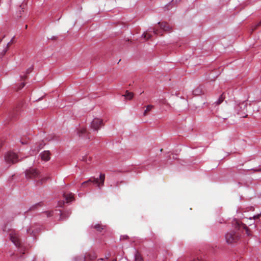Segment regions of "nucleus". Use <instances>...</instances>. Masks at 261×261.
<instances>
[{
  "label": "nucleus",
  "mask_w": 261,
  "mask_h": 261,
  "mask_svg": "<svg viewBox=\"0 0 261 261\" xmlns=\"http://www.w3.org/2000/svg\"><path fill=\"white\" fill-rule=\"evenodd\" d=\"M39 176L38 171L35 169L30 168L25 171V176L28 179H35Z\"/></svg>",
  "instance_id": "obj_6"
},
{
  "label": "nucleus",
  "mask_w": 261,
  "mask_h": 261,
  "mask_svg": "<svg viewBox=\"0 0 261 261\" xmlns=\"http://www.w3.org/2000/svg\"><path fill=\"white\" fill-rule=\"evenodd\" d=\"M233 225L235 227L234 230H230L227 232L225 236V241L227 244H231L237 243L240 239V230L243 228L248 236L249 235V229L244 224H240L236 221Z\"/></svg>",
  "instance_id": "obj_1"
},
{
  "label": "nucleus",
  "mask_w": 261,
  "mask_h": 261,
  "mask_svg": "<svg viewBox=\"0 0 261 261\" xmlns=\"http://www.w3.org/2000/svg\"><path fill=\"white\" fill-rule=\"evenodd\" d=\"M104 227H105L104 226H102L98 224L94 225V227L99 231H101V230L103 229Z\"/></svg>",
  "instance_id": "obj_19"
},
{
  "label": "nucleus",
  "mask_w": 261,
  "mask_h": 261,
  "mask_svg": "<svg viewBox=\"0 0 261 261\" xmlns=\"http://www.w3.org/2000/svg\"><path fill=\"white\" fill-rule=\"evenodd\" d=\"M45 214L47 215V217H50L53 215V212H46Z\"/></svg>",
  "instance_id": "obj_26"
},
{
  "label": "nucleus",
  "mask_w": 261,
  "mask_h": 261,
  "mask_svg": "<svg viewBox=\"0 0 261 261\" xmlns=\"http://www.w3.org/2000/svg\"><path fill=\"white\" fill-rule=\"evenodd\" d=\"M161 28L164 31H170L171 30V27L166 22H159Z\"/></svg>",
  "instance_id": "obj_10"
},
{
  "label": "nucleus",
  "mask_w": 261,
  "mask_h": 261,
  "mask_svg": "<svg viewBox=\"0 0 261 261\" xmlns=\"http://www.w3.org/2000/svg\"><path fill=\"white\" fill-rule=\"evenodd\" d=\"M152 30H153V33L154 34H155V35H158V34H160V32L157 29H153Z\"/></svg>",
  "instance_id": "obj_24"
},
{
  "label": "nucleus",
  "mask_w": 261,
  "mask_h": 261,
  "mask_svg": "<svg viewBox=\"0 0 261 261\" xmlns=\"http://www.w3.org/2000/svg\"><path fill=\"white\" fill-rule=\"evenodd\" d=\"M123 239H127L128 237L127 236H123Z\"/></svg>",
  "instance_id": "obj_31"
},
{
  "label": "nucleus",
  "mask_w": 261,
  "mask_h": 261,
  "mask_svg": "<svg viewBox=\"0 0 261 261\" xmlns=\"http://www.w3.org/2000/svg\"><path fill=\"white\" fill-rule=\"evenodd\" d=\"M142 36L144 38H145L146 40H148L149 39V38H150L151 37V35H150L148 32H144L143 35H142Z\"/></svg>",
  "instance_id": "obj_20"
},
{
  "label": "nucleus",
  "mask_w": 261,
  "mask_h": 261,
  "mask_svg": "<svg viewBox=\"0 0 261 261\" xmlns=\"http://www.w3.org/2000/svg\"><path fill=\"white\" fill-rule=\"evenodd\" d=\"M261 25V20L259 21V22L258 23V25Z\"/></svg>",
  "instance_id": "obj_33"
},
{
  "label": "nucleus",
  "mask_w": 261,
  "mask_h": 261,
  "mask_svg": "<svg viewBox=\"0 0 261 261\" xmlns=\"http://www.w3.org/2000/svg\"><path fill=\"white\" fill-rule=\"evenodd\" d=\"M82 160L84 161H85L86 163H87V164H89L91 161V157L85 156V157H83Z\"/></svg>",
  "instance_id": "obj_21"
},
{
  "label": "nucleus",
  "mask_w": 261,
  "mask_h": 261,
  "mask_svg": "<svg viewBox=\"0 0 261 261\" xmlns=\"http://www.w3.org/2000/svg\"><path fill=\"white\" fill-rule=\"evenodd\" d=\"M224 97L223 96V94H221L219 97V99L216 101L217 105H219L221 104L224 100Z\"/></svg>",
  "instance_id": "obj_18"
},
{
  "label": "nucleus",
  "mask_w": 261,
  "mask_h": 261,
  "mask_svg": "<svg viewBox=\"0 0 261 261\" xmlns=\"http://www.w3.org/2000/svg\"><path fill=\"white\" fill-rule=\"evenodd\" d=\"M63 196L67 202H70L73 200V195L71 193H64Z\"/></svg>",
  "instance_id": "obj_11"
},
{
  "label": "nucleus",
  "mask_w": 261,
  "mask_h": 261,
  "mask_svg": "<svg viewBox=\"0 0 261 261\" xmlns=\"http://www.w3.org/2000/svg\"><path fill=\"white\" fill-rule=\"evenodd\" d=\"M60 214H61V218L62 219H64V218H63V215H64V214H62L61 212H60Z\"/></svg>",
  "instance_id": "obj_29"
},
{
  "label": "nucleus",
  "mask_w": 261,
  "mask_h": 261,
  "mask_svg": "<svg viewBox=\"0 0 261 261\" xmlns=\"http://www.w3.org/2000/svg\"><path fill=\"white\" fill-rule=\"evenodd\" d=\"M109 255H108L107 256H106V259H107L109 258Z\"/></svg>",
  "instance_id": "obj_34"
},
{
  "label": "nucleus",
  "mask_w": 261,
  "mask_h": 261,
  "mask_svg": "<svg viewBox=\"0 0 261 261\" xmlns=\"http://www.w3.org/2000/svg\"><path fill=\"white\" fill-rule=\"evenodd\" d=\"M105 180V174L100 173L99 175V178L91 177L89 180L83 182L82 184V186L87 184L89 182H92L96 184L97 187L100 189L101 187L104 185V182Z\"/></svg>",
  "instance_id": "obj_3"
},
{
  "label": "nucleus",
  "mask_w": 261,
  "mask_h": 261,
  "mask_svg": "<svg viewBox=\"0 0 261 261\" xmlns=\"http://www.w3.org/2000/svg\"><path fill=\"white\" fill-rule=\"evenodd\" d=\"M247 108V103L245 102H243L241 103H238L235 106V109L236 110V111H237V113L241 115L242 117H246V115H243V114H242L241 112L240 111V109H242L243 111H244Z\"/></svg>",
  "instance_id": "obj_7"
},
{
  "label": "nucleus",
  "mask_w": 261,
  "mask_h": 261,
  "mask_svg": "<svg viewBox=\"0 0 261 261\" xmlns=\"http://www.w3.org/2000/svg\"><path fill=\"white\" fill-rule=\"evenodd\" d=\"M105 258H99L97 260V261H105Z\"/></svg>",
  "instance_id": "obj_28"
},
{
  "label": "nucleus",
  "mask_w": 261,
  "mask_h": 261,
  "mask_svg": "<svg viewBox=\"0 0 261 261\" xmlns=\"http://www.w3.org/2000/svg\"><path fill=\"white\" fill-rule=\"evenodd\" d=\"M11 42H12V40H11V41L10 42H9L6 45V46L5 47V48L3 50L2 52L1 53V55H0L1 57H3L4 55H5L7 51V50H8V49L9 48V44Z\"/></svg>",
  "instance_id": "obj_14"
},
{
  "label": "nucleus",
  "mask_w": 261,
  "mask_h": 261,
  "mask_svg": "<svg viewBox=\"0 0 261 261\" xmlns=\"http://www.w3.org/2000/svg\"><path fill=\"white\" fill-rule=\"evenodd\" d=\"M3 230H4V231H8V230H7V227H6V226H5V227L4 228Z\"/></svg>",
  "instance_id": "obj_30"
},
{
  "label": "nucleus",
  "mask_w": 261,
  "mask_h": 261,
  "mask_svg": "<svg viewBox=\"0 0 261 261\" xmlns=\"http://www.w3.org/2000/svg\"><path fill=\"white\" fill-rule=\"evenodd\" d=\"M78 135L80 137L82 136H86L87 139H90V137L89 136L88 134L87 133V129L85 127H81L80 128L77 132Z\"/></svg>",
  "instance_id": "obj_8"
},
{
  "label": "nucleus",
  "mask_w": 261,
  "mask_h": 261,
  "mask_svg": "<svg viewBox=\"0 0 261 261\" xmlns=\"http://www.w3.org/2000/svg\"><path fill=\"white\" fill-rule=\"evenodd\" d=\"M25 84L24 82L21 83L20 84V85L19 86V87L18 88V90L21 89V88H22L25 86Z\"/></svg>",
  "instance_id": "obj_25"
},
{
  "label": "nucleus",
  "mask_w": 261,
  "mask_h": 261,
  "mask_svg": "<svg viewBox=\"0 0 261 261\" xmlns=\"http://www.w3.org/2000/svg\"><path fill=\"white\" fill-rule=\"evenodd\" d=\"M21 78L22 79V80H24V79L25 78V76H21Z\"/></svg>",
  "instance_id": "obj_32"
},
{
  "label": "nucleus",
  "mask_w": 261,
  "mask_h": 261,
  "mask_svg": "<svg viewBox=\"0 0 261 261\" xmlns=\"http://www.w3.org/2000/svg\"><path fill=\"white\" fill-rule=\"evenodd\" d=\"M193 93L195 95H199L202 93V89L200 87H198L196 89H195L193 91Z\"/></svg>",
  "instance_id": "obj_15"
},
{
  "label": "nucleus",
  "mask_w": 261,
  "mask_h": 261,
  "mask_svg": "<svg viewBox=\"0 0 261 261\" xmlns=\"http://www.w3.org/2000/svg\"><path fill=\"white\" fill-rule=\"evenodd\" d=\"M103 125V121L99 118H94L91 123L90 128L94 131H98Z\"/></svg>",
  "instance_id": "obj_5"
},
{
  "label": "nucleus",
  "mask_w": 261,
  "mask_h": 261,
  "mask_svg": "<svg viewBox=\"0 0 261 261\" xmlns=\"http://www.w3.org/2000/svg\"><path fill=\"white\" fill-rule=\"evenodd\" d=\"M153 108V106L150 105H148L146 107V110L144 111V112L143 113V115L144 116L147 115L148 112L150 111Z\"/></svg>",
  "instance_id": "obj_16"
},
{
  "label": "nucleus",
  "mask_w": 261,
  "mask_h": 261,
  "mask_svg": "<svg viewBox=\"0 0 261 261\" xmlns=\"http://www.w3.org/2000/svg\"><path fill=\"white\" fill-rule=\"evenodd\" d=\"M135 261H143V258L140 255V254L138 252H137L135 255Z\"/></svg>",
  "instance_id": "obj_17"
},
{
  "label": "nucleus",
  "mask_w": 261,
  "mask_h": 261,
  "mask_svg": "<svg viewBox=\"0 0 261 261\" xmlns=\"http://www.w3.org/2000/svg\"><path fill=\"white\" fill-rule=\"evenodd\" d=\"M42 147V146H39V147L37 148V149L35 148L34 150V149H32V151L34 152H37L38 151H39V150Z\"/></svg>",
  "instance_id": "obj_23"
},
{
  "label": "nucleus",
  "mask_w": 261,
  "mask_h": 261,
  "mask_svg": "<svg viewBox=\"0 0 261 261\" xmlns=\"http://www.w3.org/2000/svg\"><path fill=\"white\" fill-rule=\"evenodd\" d=\"M27 27H28V25H25V29H27Z\"/></svg>",
  "instance_id": "obj_36"
},
{
  "label": "nucleus",
  "mask_w": 261,
  "mask_h": 261,
  "mask_svg": "<svg viewBox=\"0 0 261 261\" xmlns=\"http://www.w3.org/2000/svg\"><path fill=\"white\" fill-rule=\"evenodd\" d=\"M20 7H22V9H23V8H23V5H21V6H20Z\"/></svg>",
  "instance_id": "obj_35"
},
{
  "label": "nucleus",
  "mask_w": 261,
  "mask_h": 261,
  "mask_svg": "<svg viewBox=\"0 0 261 261\" xmlns=\"http://www.w3.org/2000/svg\"><path fill=\"white\" fill-rule=\"evenodd\" d=\"M191 261H205V260L202 259L201 258L196 257V258H193Z\"/></svg>",
  "instance_id": "obj_22"
},
{
  "label": "nucleus",
  "mask_w": 261,
  "mask_h": 261,
  "mask_svg": "<svg viewBox=\"0 0 261 261\" xmlns=\"http://www.w3.org/2000/svg\"><path fill=\"white\" fill-rule=\"evenodd\" d=\"M4 159L5 162L9 166L15 164L20 161L18 155L13 151H8L6 153Z\"/></svg>",
  "instance_id": "obj_2"
},
{
  "label": "nucleus",
  "mask_w": 261,
  "mask_h": 261,
  "mask_svg": "<svg viewBox=\"0 0 261 261\" xmlns=\"http://www.w3.org/2000/svg\"><path fill=\"white\" fill-rule=\"evenodd\" d=\"M123 96L125 97L126 99L130 100L133 98L134 94L133 93L129 92L128 91H126L125 94L123 95Z\"/></svg>",
  "instance_id": "obj_13"
},
{
  "label": "nucleus",
  "mask_w": 261,
  "mask_h": 261,
  "mask_svg": "<svg viewBox=\"0 0 261 261\" xmlns=\"http://www.w3.org/2000/svg\"><path fill=\"white\" fill-rule=\"evenodd\" d=\"M9 236L11 241L17 247H20V242L18 233L13 229L9 230Z\"/></svg>",
  "instance_id": "obj_4"
},
{
  "label": "nucleus",
  "mask_w": 261,
  "mask_h": 261,
  "mask_svg": "<svg viewBox=\"0 0 261 261\" xmlns=\"http://www.w3.org/2000/svg\"><path fill=\"white\" fill-rule=\"evenodd\" d=\"M40 156L42 160L48 161L50 159V153L48 151H44L40 154Z\"/></svg>",
  "instance_id": "obj_9"
},
{
  "label": "nucleus",
  "mask_w": 261,
  "mask_h": 261,
  "mask_svg": "<svg viewBox=\"0 0 261 261\" xmlns=\"http://www.w3.org/2000/svg\"><path fill=\"white\" fill-rule=\"evenodd\" d=\"M47 178H42L41 179V181H40V182L41 183H43V182H44L45 181L47 180Z\"/></svg>",
  "instance_id": "obj_27"
},
{
  "label": "nucleus",
  "mask_w": 261,
  "mask_h": 261,
  "mask_svg": "<svg viewBox=\"0 0 261 261\" xmlns=\"http://www.w3.org/2000/svg\"><path fill=\"white\" fill-rule=\"evenodd\" d=\"M96 258V255L95 253H87L85 256V259L92 260Z\"/></svg>",
  "instance_id": "obj_12"
}]
</instances>
